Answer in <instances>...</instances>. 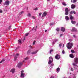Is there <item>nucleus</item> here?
<instances>
[{
	"label": "nucleus",
	"instance_id": "23",
	"mask_svg": "<svg viewBox=\"0 0 78 78\" xmlns=\"http://www.w3.org/2000/svg\"><path fill=\"white\" fill-rule=\"evenodd\" d=\"M62 4L64 5V6H67V4L65 3V2H62Z\"/></svg>",
	"mask_w": 78,
	"mask_h": 78
},
{
	"label": "nucleus",
	"instance_id": "35",
	"mask_svg": "<svg viewBox=\"0 0 78 78\" xmlns=\"http://www.w3.org/2000/svg\"><path fill=\"white\" fill-rule=\"evenodd\" d=\"M73 75H74V76L73 77V78H76V76H75L76 75V74H73Z\"/></svg>",
	"mask_w": 78,
	"mask_h": 78
},
{
	"label": "nucleus",
	"instance_id": "32",
	"mask_svg": "<svg viewBox=\"0 0 78 78\" xmlns=\"http://www.w3.org/2000/svg\"><path fill=\"white\" fill-rule=\"evenodd\" d=\"M30 52H31V51H30V50H29L27 52V53L28 54H30Z\"/></svg>",
	"mask_w": 78,
	"mask_h": 78
},
{
	"label": "nucleus",
	"instance_id": "33",
	"mask_svg": "<svg viewBox=\"0 0 78 78\" xmlns=\"http://www.w3.org/2000/svg\"><path fill=\"white\" fill-rule=\"evenodd\" d=\"M28 34H29V33H27L25 34V36H28Z\"/></svg>",
	"mask_w": 78,
	"mask_h": 78
},
{
	"label": "nucleus",
	"instance_id": "12",
	"mask_svg": "<svg viewBox=\"0 0 78 78\" xmlns=\"http://www.w3.org/2000/svg\"><path fill=\"white\" fill-rule=\"evenodd\" d=\"M15 70L14 69H12L10 71V72H12V73H14V72H15Z\"/></svg>",
	"mask_w": 78,
	"mask_h": 78
},
{
	"label": "nucleus",
	"instance_id": "29",
	"mask_svg": "<svg viewBox=\"0 0 78 78\" xmlns=\"http://www.w3.org/2000/svg\"><path fill=\"white\" fill-rule=\"evenodd\" d=\"M62 54H65L66 53V52H65V51L64 50H62Z\"/></svg>",
	"mask_w": 78,
	"mask_h": 78
},
{
	"label": "nucleus",
	"instance_id": "3",
	"mask_svg": "<svg viewBox=\"0 0 78 78\" xmlns=\"http://www.w3.org/2000/svg\"><path fill=\"white\" fill-rule=\"evenodd\" d=\"M78 62V58H75L74 59V63H73V65L74 66H76V64Z\"/></svg>",
	"mask_w": 78,
	"mask_h": 78
},
{
	"label": "nucleus",
	"instance_id": "53",
	"mask_svg": "<svg viewBox=\"0 0 78 78\" xmlns=\"http://www.w3.org/2000/svg\"><path fill=\"white\" fill-rule=\"evenodd\" d=\"M25 60H23V62L24 63H25Z\"/></svg>",
	"mask_w": 78,
	"mask_h": 78
},
{
	"label": "nucleus",
	"instance_id": "17",
	"mask_svg": "<svg viewBox=\"0 0 78 78\" xmlns=\"http://www.w3.org/2000/svg\"><path fill=\"white\" fill-rule=\"evenodd\" d=\"M69 57L71 58H74V56L72 54H70L69 55Z\"/></svg>",
	"mask_w": 78,
	"mask_h": 78
},
{
	"label": "nucleus",
	"instance_id": "7",
	"mask_svg": "<svg viewBox=\"0 0 78 78\" xmlns=\"http://www.w3.org/2000/svg\"><path fill=\"white\" fill-rule=\"evenodd\" d=\"M24 41H25V39H19L18 40V43L20 44V45H21V44H22V42H23Z\"/></svg>",
	"mask_w": 78,
	"mask_h": 78
},
{
	"label": "nucleus",
	"instance_id": "36",
	"mask_svg": "<svg viewBox=\"0 0 78 78\" xmlns=\"http://www.w3.org/2000/svg\"><path fill=\"white\" fill-rule=\"evenodd\" d=\"M36 41H34L33 42V45H34L35 44V43H36Z\"/></svg>",
	"mask_w": 78,
	"mask_h": 78
},
{
	"label": "nucleus",
	"instance_id": "39",
	"mask_svg": "<svg viewBox=\"0 0 78 78\" xmlns=\"http://www.w3.org/2000/svg\"><path fill=\"white\" fill-rule=\"evenodd\" d=\"M69 13L70 14H73V11H71Z\"/></svg>",
	"mask_w": 78,
	"mask_h": 78
},
{
	"label": "nucleus",
	"instance_id": "62",
	"mask_svg": "<svg viewBox=\"0 0 78 78\" xmlns=\"http://www.w3.org/2000/svg\"><path fill=\"white\" fill-rule=\"evenodd\" d=\"M77 48L78 49V45L77 46Z\"/></svg>",
	"mask_w": 78,
	"mask_h": 78
},
{
	"label": "nucleus",
	"instance_id": "10",
	"mask_svg": "<svg viewBox=\"0 0 78 78\" xmlns=\"http://www.w3.org/2000/svg\"><path fill=\"white\" fill-rule=\"evenodd\" d=\"M22 63L20 62L17 65V67H19V68H20V67H21L22 66Z\"/></svg>",
	"mask_w": 78,
	"mask_h": 78
},
{
	"label": "nucleus",
	"instance_id": "25",
	"mask_svg": "<svg viewBox=\"0 0 78 78\" xmlns=\"http://www.w3.org/2000/svg\"><path fill=\"white\" fill-rule=\"evenodd\" d=\"M69 69H70L71 71H73V70H74L73 69V68H69Z\"/></svg>",
	"mask_w": 78,
	"mask_h": 78
},
{
	"label": "nucleus",
	"instance_id": "46",
	"mask_svg": "<svg viewBox=\"0 0 78 78\" xmlns=\"http://www.w3.org/2000/svg\"><path fill=\"white\" fill-rule=\"evenodd\" d=\"M73 12L74 14H76V12H75V11H73Z\"/></svg>",
	"mask_w": 78,
	"mask_h": 78
},
{
	"label": "nucleus",
	"instance_id": "30",
	"mask_svg": "<svg viewBox=\"0 0 78 78\" xmlns=\"http://www.w3.org/2000/svg\"><path fill=\"white\" fill-rule=\"evenodd\" d=\"M75 72L76 73V72H78V69H75Z\"/></svg>",
	"mask_w": 78,
	"mask_h": 78
},
{
	"label": "nucleus",
	"instance_id": "43",
	"mask_svg": "<svg viewBox=\"0 0 78 78\" xmlns=\"http://www.w3.org/2000/svg\"><path fill=\"white\" fill-rule=\"evenodd\" d=\"M38 10V9H37V8H36L35 9H34V10H35V11H36V10Z\"/></svg>",
	"mask_w": 78,
	"mask_h": 78
},
{
	"label": "nucleus",
	"instance_id": "6",
	"mask_svg": "<svg viewBox=\"0 0 78 78\" xmlns=\"http://www.w3.org/2000/svg\"><path fill=\"white\" fill-rule=\"evenodd\" d=\"M61 58V56L60 55L57 54L56 55L55 57V58L56 59L59 60V59H60V58Z\"/></svg>",
	"mask_w": 78,
	"mask_h": 78
},
{
	"label": "nucleus",
	"instance_id": "1",
	"mask_svg": "<svg viewBox=\"0 0 78 78\" xmlns=\"http://www.w3.org/2000/svg\"><path fill=\"white\" fill-rule=\"evenodd\" d=\"M49 61L48 62V64H50V67H51V68H53V66H54V64L51 63H52L53 62V58H52V57H50L49 58Z\"/></svg>",
	"mask_w": 78,
	"mask_h": 78
},
{
	"label": "nucleus",
	"instance_id": "63",
	"mask_svg": "<svg viewBox=\"0 0 78 78\" xmlns=\"http://www.w3.org/2000/svg\"><path fill=\"white\" fill-rule=\"evenodd\" d=\"M50 0H47V1H50Z\"/></svg>",
	"mask_w": 78,
	"mask_h": 78
},
{
	"label": "nucleus",
	"instance_id": "50",
	"mask_svg": "<svg viewBox=\"0 0 78 78\" xmlns=\"http://www.w3.org/2000/svg\"><path fill=\"white\" fill-rule=\"evenodd\" d=\"M72 76H69L68 78H71V77Z\"/></svg>",
	"mask_w": 78,
	"mask_h": 78
},
{
	"label": "nucleus",
	"instance_id": "24",
	"mask_svg": "<svg viewBox=\"0 0 78 78\" xmlns=\"http://www.w3.org/2000/svg\"><path fill=\"white\" fill-rule=\"evenodd\" d=\"M17 57H16V56H14V61H16L17 59Z\"/></svg>",
	"mask_w": 78,
	"mask_h": 78
},
{
	"label": "nucleus",
	"instance_id": "34",
	"mask_svg": "<svg viewBox=\"0 0 78 78\" xmlns=\"http://www.w3.org/2000/svg\"><path fill=\"white\" fill-rule=\"evenodd\" d=\"M71 53H75V51L73 50H71Z\"/></svg>",
	"mask_w": 78,
	"mask_h": 78
},
{
	"label": "nucleus",
	"instance_id": "11",
	"mask_svg": "<svg viewBox=\"0 0 78 78\" xmlns=\"http://www.w3.org/2000/svg\"><path fill=\"white\" fill-rule=\"evenodd\" d=\"M71 31L72 32H73V31H76V32H77V30L76 29V28L75 27H73Z\"/></svg>",
	"mask_w": 78,
	"mask_h": 78
},
{
	"label": "nucleus",
	"instance_id": "4",
	"mask_svg": "<svg viewBox=\"0 0 78 78\" xmlns=\"http://www.w3.org/2000/svg\"><path fill=\"white\" fill-rule=\"evenodd\" d=\"M70 9L68 10V8H65V15H66V16L68 15V14H69V12H70Z\"/></svg>",
	"mask_w": 78,
	"mask_h": 78
},
{
	"label": "nucleus",
	"instance_id": "52",
	"mask_svg": "<svg viewBox=\"0 0 78 78\" xmlns=\"http://www.w3.org/2000/svg\"><path fill=\"white\" fill-rule=\"evenodd\" d=\"M33 19H35V17H34V16H33Z\"/></svg>",
	"mask_w": 78,
	"mask_h": 78
},
{
	"label": "nucleus",
	"instance_id": "57",
	"mask_svg": "<svg viewBox=\"0 0 78 78\" xmlns=\"http://www.w3.org/2000/svg\"><path fill=\"white\" fill-rule=\"evenodd\" d=\"M63 47H64V44H63Z\"/></svg>",
	"mask_w": 78,
	"mask_h": 78
},
{
	"label": "nucleus",
	"instance_id": "13",
	"mask_svg": "<svg viewBox=\"0 0 78 78\" xmlns=\"http://www.w3.org/2000/svg\"><path fill=\"white\" fill-rule=\"evenodd\" d=\"M25 73H21L20 77L21 78H23L24 77H25Z\"/></svg>",
	"mask_w": 78,
	"mask_h": 78
},
{
	"label": "nucleus",
	"instance_id": "42",
	"mask_svg": "<svg viewBox=\"0 0 78 78\" xmlns=\"http://www.w3.org/2000/svg\"><path fill=\"white\" fill-rule=\"evenodd\" d=\"M11 26H9V30H10V29L11 28Z\"/></svg>",
	"mask_w": 78,
	"mask_h": 78
},
{
	"label": "nucleus",
	"instance_id": "31",
	"mask_svg": "<svg viewBox=\"0 0 78 78\" xmlns=\"http://www.w3.org/2000/svg\"><path fill=\"white\" fill-rule=\"evenodd\" d=\"M27 16L29 17H31V14H30V13H28V14H27Z\"/></svg>",
	"mask_w": 78,
	"mask_h": 78
},
{
	"label": "nucleus",
	"instance_id": "44",
	"mask_svg": "<svg viewBox=\"0 0 78 78\" xmlns=\"http://www.w3.org/2000/svg\"><path fill=\"white\" fill-rule=\"evenodd\" d=\"M39 16H41V15H42V13H39Z\"/></svg>",
	"mask_w": 78,
	"mask_h": 78
},
{
	"label": "nucleus",
	"instance_id": "9",
	"mask_svg": "<svg viewBox=\"0 0 78 78\" xmlns=\"http://www.w3.org/2000/svg\"><path fill=\"white\" fill-rule=\"evenodd\" d=\"M66 30V29L64 27H61V31L62 32H64Z\"/></svg>",
	"mask_w": 78,
	"mask_h": 78
},
{
	"label": "nucleus",
	"instance_id": "2",
	"mask_svg": "<svg viewBox=\"0 0 78 78\" xmlns=\"http://www.w3.org/2000/svg\"><path fill=\"white\" fill-rule=\"evenodd\" d=\"M73 45V43H71L70 42H69L66 45V47L67 48L69 49V50H70L72 48V47Z\"/></svg>",
	"mask_w": 78,
	"mask_h": 78
},
{
	"label": "nucleus",
	"instance_id": "38",
	"mask_svg": "<svg viewBox=\"0 0 78 78\" xmlns=\"http://www.w3.org/2000/svg\"><path fill=\"white\" fill-rule=\"evenodd\" d=\"M28 59V57H26L24 58L25 60H27Z\"/></svg>",
	"mask_w": 78,
	"mask_h": 78
},
{
	"label": "nucleus",
	"instance_id": "16",
	"mask_svg": "<svg viewBox=\"0 0 78 78\" xmlns=\"http://www.w3.org/2000/svg\"><path fill=\"white\" fill-rule=\"evenodd\" d=\"M59 71H60V68L59 67L57 68L56 69V72L57 73H59Z\"/></svg>",
	"mask_w": 78,
	"mask_h": 78
},
{
	"label": "nucleus",
	"instance_id": "64",
	"mask_svg": "<svg viewBox=\"0 0 78 78\" xmlns=\"http://www.w3.org/2000/svg\"><path fill=\"white\" fill-rule=\"evenodd\" d=\"M36 28H37V26H36Z\"/></svg>",
	"mask_w": 78,
	"mask_h": 78
},
{
	"label": "nucleus",
	"instance_id": "48",
	"mask_svg": "<svg viewBox=\"0 0 78 78\" xmlns=\"http://www.w3.org/2000/svg\"><path fill=\"white\" fill-rule=\"evenodd\" d=\"M3 11L2 10H0V13H2Z\"/></svg>",
	"mask_w": 78,
	"mask_h": 78
},
{
	"label": "nucleus",
	"instance_id": "37",
	"mask_svg": "<svg viewBox=\"0 0 78 78\" xmlns=\"http://www.w3.org/2000/svg\"><path fill=\"white\" fill-rule=\"evenodd\" d=\"M64 35V34H61L60 35V37H62V36H63Z\"/></svg>",
	"mask_w": 78,
	"mask_h": 78
},
{
	"label": "nucleus",
	"instance_id": "14",
	"mask_svg": "<svg viewBox=\"0 0 78 78\" xmlns=\"http://www.w3.org/2000/svg\"><path fill=\"white\" fill-rule=\"evenodd\" d=\"M38 52V50H37L36 51H34L31 53V54L32 55H34V54H36Z\"/></svg>",
	"mask_w": 78,
	"mask_h": 78
},
{
	"label": "nucleus",
	"instance_id": "8",
	"mask_svg": "<svg viewBox=\"0 0 78 78\" xmlns=\"http://www.w3.org/2000/svg\"><path fill=\"white\" fill-rule=\"evenodd\" d=\"M47 15V12H44L43 13V15H42V17H44L45 16H46Z\"/></svg>",
	"mask_w": 78,
	"mask_h": 78
},
{
	"label": "nucleus",
	"instance_id": "58",
	"mask_svg": "<svg viewBox=\"0 0 78 78\" xmlns=\"http://www.w3.org/2000/svg\"><path fill=\"white\" fill-rule=\"evenodd\" d=\"M55 42H56V41H58V40H55Z\"/></svg>",
	"mask_w": 78,
	"mask_h": 78
},
{
	"label": "nucleus",
	"instance_id": "27",
	"mask_svg": "<svg viewBox=\"0 0 78 78\" xmlns=\"http://www.w3.org/2000/svg\"><path fill=\"white\" fill-rule=\"evenodd\" d=\"M56 31H57L58 32L59 31V28H57L56 29Z\"/></svg>",
	"mask_w": 78,
	"mask_h": 78
},
{
	"label": "nucleus",
	"instance_id": "49",
	"mask_svg": "<svg viewBox=\"0 0 78 78\" xmlns=\"http://www.w3.org/2000/svg\"><path fill=\"white\" fill-rule=\"evenodd\" d=\"M24 39H26V37H24Z\"/></svg>",
	"mask_w": 78,
	"mask_h": 78
},
{
	"label": "nucleus",
	"instance_id": "22",
	"mask_svg": "<svg viewBox=\"0 0 78 78\" xmlns=\"http://www.w3.org/2000/svg\"><path fill=\"white\" fill-rule=\"evenodd\" d=\"M5 61V59H3L1 61V62H0V63H3V62H4Z\"/></svg>",
	"mask_w": 78,
	"mask_h": 78
},
{
	"label": "nucleus",
	"instance_id": "47",
	"mask_svg": "<svg viewBox=\"0 0 78 78\" xmlns=\"http://www.w3.org/2000/svg\"><path fill=\"white\" fill-rule=\"evenodd\" d=\"M73 36L75 38H76V36L75 35H73Z\"/></svg>",
	"mask_w": 78,
	"mask_h": 78
},
{
	"label": "nucleus",
	"instance_id": "20",
	"mask_svg": "<svg viewBox=\"0 0 78 78\" xmlns=\"http://www.w3.org/2000/svg\"><path fill=\"white\" fill-rule=\"evenodd\" d=\"M71 2L72 3H76V2H77V0H73V1H72V0H71Z\"/></svg>",
	"mask_w": 78,
	"mask_h": 78
},
{
	"label": "nucleus",
	"instance_id": "51",
	"mask_svg": "<svg viewBox=\"0 0 78 78\" xmlns=\"http://www.w3.org/2000/svg\"><path fill=\"white\" fill-rule=\"evenodd\" d=\"M23 12L22 11V12H20V13L21 14H22Z\"/></svg>",
	"mask_w": 78,
	"mask_h": 78
},
{
	"label": "nucleus",
	"instance_id": "61",
	"mask_svg": "<svg viewBox=\"0 0 78 78\" xmlns=\"http://www.w3.org/2000/svg\"><path fill=\"white\" fill-rule=\"evenodd\" d=\"M53 44H55V42H53Z\"/></svg>",
	"mask_w": 78,
	"mask_h": 78
},
{
	"label": "nucleus",
	"instance_id": "55",
	"mask_svg": "<svg viewBox=\"0 0 78 78\" xmlns=\"http://www.w3.org/2000/svg\"><path fill=\"white\" fill-rule=\"evenodd\" d=\"M69 41H72V40L70 39L69 40Z\"/></svg>",
	"mask_w": 78,
	"mask_h": 78
},
{
	"label": "nucleus",
	"instance_id": "41",
	"mask_svg": "<svg viewBox=\"0 0 78 78\" xmlns=\"http://www.w3.org/2000/svg\"><path fill=\"white\" fill-rule=\"evenodd\" d=\"M19 55V54H16V55L15 56H16V57H17V56H18Z\"/></svg>",
	"mask_w": 78,
	"mask_h": 78
},
{
	"label": "nucleus",
	"instance_id": "18",
	"mask_svg": "<svg viewBox=\"0 0 78 78\" xmlns=\"http://www.w3.org/2000/svg\"><path fill=\"white\" fill-rule=\"evenodd\" d=\"M65 19L66 20H69V17L67 16L65 17Z\"/></svg>",
	"mask_w": 78,
	"mask_h": 78
},
{
	"label": "nucleus",
	"instance_id": "60",
	"mask_svg": "<svg viewBox=\"0 0 78 78\" xmlns=\"http://www.w3.org/2000/svg\"><path fill=\"white\" fill-rule=\"evenodd\" d=\"M34 30H35V31H36V30H37L36 29H35Z\"/></svg>",
	"mask_w": 78,
	"mask_h": 78
},
{
	"label": "nucleus",
	"instance_id": "5",
	"mask_svg": "<svg viewBox=\"0 0 78 78\" xmlns=\"http://www.w3.org/2000/svg\"><path fill=\"white\" fill-rule=\"evenodd\" d=\"M9 5V1L8 0H6L5 2V3H4V5H6L8 6Z\"/></svg>",
	"mask_w": 78,
	"mask_h": 78
},
{
	"label": "nucleus",
	"instance_id": "45",
	"mask_svg": "<svg viewBox=\"0 0 78 78\" xmlns=\"http://www.w3.org/2000/svg\"><path fill=\"white\" fill-rule=\"evenodd\" d=\"M24 72V71L23 70H22L21 71V73H24L23 72Z\"/></svg>",
	"mask_w": 78,
	"mask_h": 78
},
{
	"label": "nucleus",
	"instance_id": "59",
	"mask_svg": "<svg viewBox=\"0 0 78 78\" xmlns=\"http://www.w3.org/2000/svg\"><path fill=\"white\" fill-rule=\"evenodd\" d=\"M2 36V35H1V34H0V37H1Z\"/></svg>",
	"mask_w": 78,
	"mask_h": 78
},
{
	"label": "nucleus",
	"instance_id": "15",
	"mask_svg": "<svg viewBox=\"0 0 78 78\" xmlns=\"http://www.w3.org/2000/svg\"><path fill=\"white\" fill-rule=\"evenodd\" d=\"M71 8L72 9H75V5L73 4H72L71 6Z\"/></svg>",
	"mask_w": 78,
	"mask_h": 78
},
{
	"label": "nucleus",
	"instance_id": "26",
	"mask_svg": "<svg viewBox=\"0 0 78 78\" xmlns=\"http://www.w3.org/2000/svg\"><path fill=\"white\" fill-rule=\"evenodd\" d=\"M53 49L51 50L50 51V53L51 54V52H53Z\"/></svg>",
	"mask_w": 78,
	"mask_h": 78
},
{
	"label": "nucleus",
	"instance_id": "19",
	"mask_svg": "<svg viewBox=\"0 0 78 78\" xmlns=\"http://www.w3.org/2000/svg\"><path fill=\"white\" fill-rule=\"evenodd\" d=\"M69 17H70V19L71 20H73V19H74L73 16H72V15H69Z\"/></svg>",
	"mask_w": 78,
	"mask_h": 78
},
{
	"label": "nucleus",
	"instance_id": "54",
	"mask_svg": "<svg viewBox=\"0 0 78 78\" xmlns=\"http://www.w3.org/2000/svg\"><path fill=\"white\" fill-rule=\"evenodd\" d=\"M47 30H45V32H47Z\"/></svg>",
	"mask_w": 78,
	"mask_h": 78
},
{
	"label": "nucleus",
	"instance_id": "21",
	"mask_svg": "<svg viewBox=\"0 0 78 78\" xmlns=\"http://www.w3.org/2000/svg\"><path fill=\"white\" fill-rule=\"evenodd\" d=\"M71 22L73 24H75V23H76V21H73V20H71Z\"/></svg>",
	"mask_w": 78,
	"mask_h": 78
},
{
	"label": "nucleus",
	"instance_id": "40",
	"mask_svg": "<svg viewBox=\"0 0 78 78\" xmlns=\"http://www.w3.org/2000/svg\"><path fill=\"white\" fill-rule=\"evenodd\" d=\"M2 2H3V0H0V4H2Z\"/></svg>",
	"mask_w": 78,
	"mask_h": 78
},
{
	"label": "nucleus",
	"instance_id": "28",
	"mask_svg": "<svg viewBox=\"0 0 78 78\" xmlns=\"http://www.w3.org/2000/svg\"><path fill=\"white\" fill-rule=\"evenodd\" d=\"M62 43H60L59 44V47H60V48H61V47H62Z\"/></svg>",
	"mask_w": 78,
	"mask_h": 78
},
{
	"label": "nucleus",
	"instance_id": "56",
	"mask_svg": "<svg viewBox=\"0 0 78 78\" xmlns=\"http://www.w3.org/2000/svg\"><path fill=\"white\" fill-rule=\"evenodd\" d=\"M34 27L33 28H32V30H34Z\"/></svg>",
	"mask_w": 78,
	"mask_h": 78
}]
</instances>
